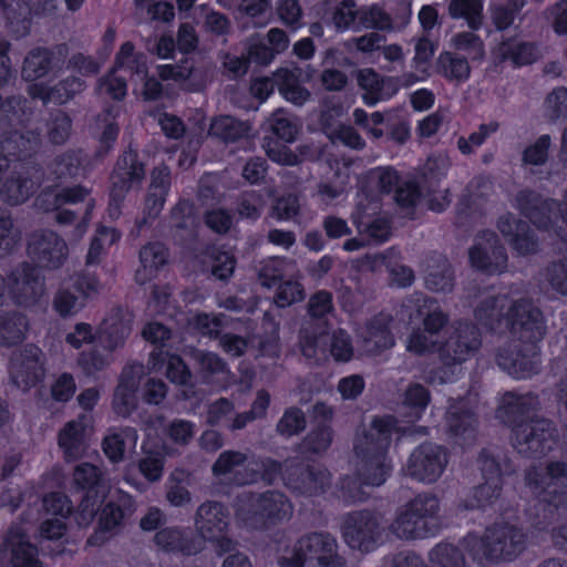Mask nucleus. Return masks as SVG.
Segmentation results:
<instances>
[{
	"mask_svg": "<svg viewBox=\"0 0 567 567\" xmlns=\"http://www.w3.org/2000/svg\"><path fill=\"white\" fill-rule=\"evenodd\" d=\"M299 78V69H280L274 74V79H256L251 83L250 91L252 95L265 101L277 85L285 100L296 105H302L308 101L310 93L300 86Z\"/></svg>",
	"mask_w": 567,
	"mask_h": 567,
	"instance_id": "2eb2a0df",
	"label": "nucleus"
},
{
	"mask_svg": "<svg viewBox=\"0 0 567 567\" xmlns=\"http://www.w3.org/2000/svg\"><path fill=\"white\" fill-rule=\"evenodd\" d=\"M482 473L485 482L475 487L464 501L466 508H485L495 504L502 494L501 470L494 457L483 456Z\"/></svg>",
	"mask_w": 567,
	"mask_h": 567,
	"instance_id": "393cba45",
	"label": "nucleus"
},
{
	"mask_svg": "<svg viewBox=\"0 0 567 567\" xmlns=\"http://www.w3.org/2000/svg\"><path fill=\"white\" fill-rule=\"evenodd\" d=\"M120 239V234L113 229L107 227H100L96 230V234L92 238L87 255H86V264L94 265L101 260L102 255L105 252L106 248L114 245Z\"/></svg>",
	"mask_w": 567,
	"mask_h": 567,
	"instance_id": "bf43d9fd",
	"label": "nucleus"
},
{
	"mask_svg": "<svg viewBox=\"0 0 567 567\" xmlns=\"http://www.w3.org/2000/svg\"><path fill=\"white\" fill-rule=\"evenodd\" d=\"M295 270V264L285 258H269L265 260L259 269V281L266 288H272L285 276Z\"/></svg>",
	"mask_w": 567,
	"mask_h": 567,
	"instance_id": "864d4df0",
	"label": "nucleus"
},
{
	"mask_svg": "<svg viewBox=\"0 0 567 567\" xmlns=\"http://www.w3.org/2000/svg\"><path fill=\"white\" fill-rule=\"evenodd\" d=\"M513 445L518 453L528 456H543L550 452L556 439L548 420L520 421L513 427Z\"/></svg>",
	"mask_w": 567,
	"mask_h": 567,
	"instance_id": "f8f14e48",
	"label": "nucleus"
},
{
	"mask_svg": "<svg viewBox=\"0 0 567 567\" xmlns=\"http://www.w3.org/2000/svg\"><path fill=\"white\" fill-rule=\"evenodd\" d=\"M525 483L537 494L546 493L550 502L559 495H567V467L558 461H550L545 468L532 466L525 474Z\"/></svg>",
	"mask_w": 567,
	"mask_h": 567,
	"instance_id": "a211bd4d",
	"label": "nucleus"
},
{
	"mask_svg": "<svg viewBox=\"0 0 567 567\" xmlns=\"http://www.w3.org/2000/svg\"><path fill=\"white\" fill-rule=\"evenodd\" d=\"M379 535L378 519L371 513L358 512L344 517L342 536L349 547L369 551L373 548Z\"/></svg>",
	"mask_w": 567,
	"mask_h": 567,
	"instance_id": "4be33fe9",
	"label": "nucleus"
},
{
	"mask_svg": "<svg viewBox=\"0 0 567 567\" xmlns=\"http://www.w3.org/2000/svg\"><path fill=\"white\" fill-rule=\"evenodd\" d=\"M248 131L247 123L239 122L230 116H220L210 123L208 134L228 142L246 135Z\"/></svg>",
	"mask_w": 567,
	"mask_h": 567,
	"instance_id": "6e6d98bb",
	"label": "nucleus"
},
{
	"mask_svg": "<svg viewBox=\"0 0 567 567\" xmlns=\"http://www.w3.org/2000/svg\"><path fill=\"white\" fill-rule=\"evenodd\" d=\"M390 318L386 315L375 317L368 326L363 337V350L375 355L392 348L395 343L389 329Z\"/></svg>",
	"mask_w": 567,
	"mask_h": 567,
	"instance_id": "473e14b6",
	"label": "nucleus"
},
{
	"mask_svg": "<svg viewBox=\"0 0 567 567\" xmlns=\"http://www.w3.org/2000/svg\"><path fill=\"white\" fill-rule=\"evenodd\" d=\"M538 405V400L532 393L516 394L506 392L499 400L497 416L504 423H514L517 417L525 415Z\"/></svg>",
	"mask_w": 567,
	"mask_h": 567,
	"instance_id": "f704fd0d",
	"label": "nucleus"
},
{
	"mask_svg": "<svg viewBox=\"0 0 567 567\" xmlns=\"http://www.w3.org/2000/svg\"><path fill=\"white\" fill-rule=\"evenodd\" d=\"M137 433L134 429H123L110 432L103 441V451L111 462H121L126 450H134L137 444Z\"/></svg>",
	"mask_w": 567,
	"mask_h": 567,
	"instance_id": "ea45409f",
	"label": "nucleus"
},
{
	"mask_svg": "<svg viewBox=\"0 0 567 567\" xmlns=\"http://www.w3.org/2000/svg\"><path fill=\"white\" fill-rule=\"evenodd\" d=\"M0 563L4 567H41L38 550L22 527L12 526L8 530L0 548Z\"/></svg>",
	"mask_w": 567,
	"mask_h": 567,
	"instance_id": "aec40b11",
	"label": "nucleus"
},
{
	"mask_svg": "<svg viewBox=\"0 0 567 567\" xmlns=\"http://www.w3.org/2000/svg\"><path fill=\"white\" fill-rule=\"evenodd\" d=\"M477 322L492 331L506 330L526 342L524 350H502L497 355L498 365L515 379L532 377L538 367L536 342L545 334L543 315L529 300H511L506 295L484 296L475 309Z\"/></svg>",
	"mask_w": 567,
	"mask_h": 567,
	"instance_id": "f257e3e1",
	"label": "nucleus"
},
{
	"mask_svg": "<svg viewBox=\"0 0 567 567\" xmlns=\"http://www.w3.org/2000/svg\"><path fill=\"white\" fill-rule=\"evenodd\" d=\"M84 83L75 76H69L52 89H47L42 84H31L28 89L32 97L41 99L43 102L65 103L75 94L80 93Z\"/></svg>",
	"mask_w": 567,
	"mask_h": 567,
	"instance_id": "72a5a7b5",
	"label": "nucleus"
},
{
	"mask_svg": "<svg viewBox=\"0 0 567 567\" xmlns=\"http://www.w3.org/2000/svg\"><path fill=\"white\" fill-rule=\"evenodd\" d=\"M39 144V136L33 132H13L1 141L0 148L4 156L22 158L35 152Z\"/></svg>",
	"mask_w": 567,
	"mask_h": 567,
	"instance_id": "37998d69",
	"label": "nucleus"
},
{
	"mask_svg": "<svg viewBox=\"0 0 567 567\" xmlns=\"http://www.w3.org/2000/svg\"><path fill=\"white\" fill-rule=\"evenodd\" d=\"M52 69V54L44 49H34L23 61L21 75L23 80L33 82L45 76Z\"/></svg>",
	"mask_w": 567,
	"mask_h": 567,
	"instance_id": "de8ad7c7",
	"label": "nucleus"
},
{
	"mask_svg": "<svg viewBox=\"0 0 567 567\" xmlns=\"http://www.w3.org/2000/svg\"><path fill=\"white\" fill-rule=\"evenodd\" d=\"M280 471L275 461H247L245 454L234 451L221 453L213 466L215 476L238 485L251 484L259 478L271 483Z\"/></svg>",
	"mask_w": 567,
	"mask_h": 567,
	"instance_id": "0eeeda50",
	"label": "nucleus"
},
{
	"mask_svg": "<svg viewBox=\"0 0 567 567\" xmlns=\"http://www.w3.org/2000/svg\"><path fill=\"white\" fill-rule=\"evenodd\" d=\"M212 274L218 279H227L235 269V259L227 252L213 248L207 255Z\"/></svg>",
	"mask_w": 567,
	"mask_h": 567,
	"instance_id": "774afa93",
	"label": "nucleus"
},
{
	"mask_svg": "<svg viewBox=\"0 0 567 567\" xmlns=\"http://www.w3.org/2000/svg\"><path fill=\"white\" fill-rule=\"evenodd\" d=\"M13 383L21 389L35 385L44 375L43 354L33 346H27L13 355L10 363Z\"/></svg>",
	"mask_w": 567,
	"mask_h": 567,
	"instance_id": "5701e85b",
	"label": "nucleus"
},
{
	"mask_svg": "<svg viewBox=\"0 0 567 567\" xmlns=\"http://www.w3.org/2000/svg\"><path fill=\"white\" fill-rule=\"evenodd\" d=\"M322 122L331 141L340 142L352 148H362L364 146V141L351 126L339 125L333 128L328 120V112H323Z\"/></svg>",
	"mask_w": 567,
	"mask_h": 567,
	"instance_id": "0e129e2a",
	"label": "nucleus"
},
{
	"mask_svg": "<svg viewBox=\"0 0 567 567\" xmlns=\"http://www.w3.org/2000/svg\"><path fill=\"white\" fill-rule=\"evenodd\" d=\"M86 195L82 187L63 188L61 190H50L41 194L37 202L44 210L60 209L64 204H74L82 200Z\"/></svg>",
	"mask_w": 567,
	"mask_h": 567,
	"instance_id": "603ef678",
	"label": "nucleus"
},
{
	"mask_svg": "<svg viewBox=\"0 0 567 567\" xmlns=\"http://www.w3.org/2000/svg\"><path fill=\"white\" fill-rule=\"evenodd\" d=\"M169 184V171L167 167H159L153 171L145 203V210L150 217H156L161 213Z\"/></svg>",
	"mask_w": 567,
	"mask_h": 567,
	"instance_id": "58836bf2",
	"label": "nucleus"
},
{
	"mask_svg": "<svg viewBox=\"0 0 567 567\" xmlns=\"http://www.w3.org/2000/svg\"><path fill=\"white\" fill-rule=\"evenodd\" d=\"M480 347L481 339L476 328L466 322L456 323L446 342L440 347V359L450 371L425 373L424 380L431 384L453 381L461 372L462 363L473 357Z\"/></svg>",
	"mask_w": 567,
	"mask_h": 567,
	"instance_id": "7ed1b4c3",
	"label": "nucleus"
},
{
	"mask_svg": "<svg viewBox=\"0 0 567 567\" xmlns=\"http://www.w3.org/2000/svg\"><path fill=\"white\" fill-rule=\"evenodd\" d=\"M411 12L408 10L406 16L402 19L400 28H395L392 18L381 7L372 4L360 11L362 24L368 29H377L380 31H395L404 28L410 21Z\"/></svg>",
	"mask_w": 567,
	"mask_h": 567,
	"instance_id": "8fccbe9b",
	"label": "nucleus"
},
{
	"mask_svg": "<svg viewBox=\"0 0 567 567\" xmlns=\"http://www.w3.org/2000/svg\"><path fill=\"white\" fill-rule=\"evenodd\" d=\"M270 130L282 141L291 143L299 133L300 123L284 110H277L268 120Z\"/></svg>",
	"mask_w": 567,
	"mask_h": 567,
	"instance_id": "13d9d810",
	"label": "nucleus"
},
{
	"mask_svg": "<svg viewBox=\"0 0 567 567\" xmlns=\"http://www.w3.org/2000/svg\"><path fill=\"white\" fill-rule=\"evenodd\" d=\"M465 543L474 557L513 560L525 549L526 535L511 523L497 522L486 529L483 539L471 535Z\"/></svg>",
	"mask_w": 567,
	"mask_h": 567,
	"instance_id": "20e7f679",
	"label": "nucleus"
},
{
	"mask_svg": "<svg viewBox=\"0 0 567 567\" xmlns=\"http://www.w3.org/2000/svg\"><path fill=\"white\" fill-rule=\"evenodd\" d=\"M447 422L451 432L464 440L470 442L475 436L476 421L471 412H458L457 409L453 408L447 416Z\"/></svg>",
	"mask_w": 567,
	"mask_h": 567,
	"instance_id": "680f3d73",
	"label": "nucleus"
},
{
	"mask_svg": "<svg viewBox=\"0 0 567 567\" xmlns=\"http://www.w3.org/2000/svg\"><path fill=\"white\" fill-rule=\"evenodd\" d=\"M358 81L360 86L365 91L363 100L367 104L373 105L384 99V94L382 92L384 83L374 70H362L359 73Z\"/></svg>",
	"mask_w": 567,
	"mask_h": 567,
	"instance_id": "e2e57ef3",
	"label": "nucleus"
},
{
	"mask_svg": "<svg viewBox=\"0 0 567 567\" xmlns=\"http://www.w3.org/2000/svg\"><path fill=\"white\" fill-rule=\"evenodd\" d=\"M167 250L162 244L151 243L144 246L140 251L141 267L136 271V280L145 284L167 262Z\"/></svg>",
	"mask_w": 567,
	"mask_h": 567,
	"instance_id": "e433bc0d",
	"label": "nucleus"
},
{
	"mask_svg": "<svg viewBox=\"0 0 567 567\" xmlns=\"http://www.w3.org/2000/svg\"><path fill=\"white\" fill-rule=\"evenodd\" d=\"M435 71L451 82L463 83L470 79L471 66L466 58L458 56L450 51L439 54Z\"/></svg>",
	"mask_w": 567,
	"mask_h": 567,
	"instance_id": "4c0bfd02",
	"label": "nucleus"
},
{
	"mask_svg": "<svg viewBox=\"0 0 567 567\" xmlns=\"http://www.w3.org/2000/svg\"><path fill=\"white\" fill-rule=\"evenodd\" d=\"M474 31L471 29L455 33L450 40V47L465 52L472 60H482L485 55L484 43Z\"/></svg>",
	"mask_w": 567,
	"mask_h": 567,
	"instance_id": "4d7b16f0",
	"label": "nucleus"
},
{
	"mask_svg": "<svg viewBox=\"0 0 567 567\" xmlns=\"http://www.w3.org/2000/svg\"><path fill=\"white\" fill-rule=\"evenodd\" d=\"M155 543L165 551L184 555H194L203 549L200 540L192 539L186 542L183 533L176 528H164L157 532Z\"/></svg>",
	"mask_w": 567,
	"mask_h": 567,
	"instance_id": "a19ab883",
	"label": "nucleus"
},
{
	"mask_svg": "<svg viewBox=\"0 0 567 567\" xmlns=\"http://www.w3.org/2000/svg\"><path fill=\"white\" fill-rule=\"evenodd\" d=\"M195 526L199 534L196 540H208L215 544V550L221 555L233 548V542L225 536L228 526V514L217 503H204L196 513Z\"/></svg>",
	"mask_w": 567,
	"mask_h": 567,
	"instance_id": "4468645a",
	"label": "nucleus"
},
{
	"mask_svg": "<svg viewBox=\"0 0 567 567\" xmlns=\"http://www.w3.org/2000/svg\"><path fill=\"white\" fill-rule=\"evenodd\" d=\"M85 303L70 284L58 289L53 297L52 307L60 317L70 318L78 315L85 307Z\"/></svg>",
	"mask_w": 567,
	"mask_h": 567,
	"instance_id": "09e8293b",
	"label": "nucleus"
},
{
	"mask_svg": "<svg viewBox=\"0 0 567 567\" xmlns=\"http://www.w3.org/2000/svg\"><path fill=\"white\" fill-rule=\"evenodd\" d=\"M131 316L118 309L103 321L100 340L106 352L102 353L100 349L94 348L89 352H82L78 359L79 367L86 375H93L111 363L112 351L124 343L131 332Z\"/></svg>",
	"mask_w": 567,
	"mask_h": 567,
	"instance_id": "423d86ee",
	"label": "nucleus"
},
{
	"mask_svg": "<svg viewBox=\"0 0 567 567\" xmlns=\"http://www.w3.org/2000/svg\"><path fill=\"white\" fill-rule=\"evenodd\" d=\"M144 368L141 364H133L126 368L117 385L113 408L118 415H128L136 405V390L138 389Z\"/></svg>",
	"mask_w": 567,
	"mask_h": 567,
	"instance_id": "7c9ffc66",
	"label": "nucleus"
},
{
	"mask_svg": "<svg viewBox=\"0 0 567 567\" xmlns=\"http://www.w3.org/2000/svg\"><path fill=\"white\" fill-rule=\"evenodd\" d=\"M92 433L93 419L89 414H80L66 422L58 434V443L65 458L73 461L81 457L87 449Z\"/></svg>",
	"mask_w": 567,
	"mask_h": 567,
	"instance_id": "a878e982",
	"label": "nucleus"
},
{
	"mask_svg": "<svg viewBox=\"0 0 567 567\" xmlns=\"http://www.w3.org/2000/svg\"><path fill=\"white\" fill-rule=\"evenodd\" d=\"M447 464V454L435 444H423L416 447L405 466L408 475L425 483L440 478Z\"/></svg>",
	"mask_w": 567,
	"mask_h": 567,
	"instance_id": "dca6fc26",
	"label": "nucleus"
},
{
	"mask_svg": "<svg viewBox=\"0 0 567 567\" xmlns=\"http://www.w3.org/2000/svg\"><path fill=\"white\" fill-rule=\"evenodd\" d=\"M449 14L452 19H463L472 30L483 24V3L481 0H450Z\"/></svg>",
	"mask_w": 567,
	"mask_h": 567,
	"instance_id": "49530a36",
	"label": "nucleus"
},
{
	"mask_svg": "<svg viewBox=\"0 0 567 567\" xmlns=\"http://www.w3.org/2000/svg\"><path fill=\"white\" fill-rule=\"evenodd\" d=\"M291 514L290 502L279 492H268L259 496L244 495L237 504L238 518L250 528L288 519Z\"/></svg>",
	"mask_w": 567,
	"mask_h": 567,
	"instance_id": "6e6552de",
	"label": "nucleus"
},
{
	"mask_svg": "<svg viewBox=\"0 0 567 567\" xmlns=\"http://www.w3.org/2000/svg\"><path fill=\"white\" fill-rule=\"evenodd\" d=\"M392 416L375 419L354 441L357 471L362 484L380 486L391 471L386 450L394 433L406 432Z\"/></svg>",
	"mask_w": 567,
	"mask_h": 567,
	"instance_id": "f03ea898",
	"label": "nucleus"
},
{
	"mask_svg": "<svg viewBox=\"0 0 567 567\" xmlns=\"http://www.w3.org/2000/svg\"><path fill=\"white\" fill-rule=\"evenodd\" d=\"M497 227L518 255L526 256L536 251L537 243L529 235L528 226L517 220L513 215L502 216Z\"/></svg>",
	"mask_w": 567,
	"mask_h": 567,
	"instance_id": "2f4dec72",
	"label": "nucleus"
},
{
	"mask_svg": "<svg viewBox=\"0 0 567 567\" xmlns=\"http://www.w3.org/2000/svg\"><path fill=\"white\" fill-rule=\"evenodd\" d=\"M224 317L210 316L207 313H196L188 319L189 327L209 338L216 337L223 328Z\"/></svg>",
	"mask_w": 567,
	"mask_h": 567,
	"instance_id": "338daca9",
	"label": "nucleus"
},
{
	"mask_svg": "<svg viewBox=\"0 0 567 567\" xmlns=\"http://www.w3.org/2000/svg\"><path fill=\"white\" fill-rule=\"evenodd\" d=\"M29 255L43 268L58 269L68 258L69 248L63 238L51 230L32 234L28 245Z\"/></svg>",
	"mask_w": 567,
	"mask_h": 567,
	"instance_id": "6ab92c4d",
	"label": "nucleus"
},
{
	"mask_svg": "<svg viewBox=\"0 0 567 567\" xmlns=\"http://www.w3.org/2000/svg\"><path fill=\"white\" fill-rule=\"evenodd\" d=\"M431 567H464V558L452 544H440L430 553ZM391 567H424L423 561L414 554H399L393 558Z\"/></svg>",
	"mask_w": 567,
	"mask_h": 567,
	"instance_id": "c85d7f7f",
	"label": "nucleus"
},
{
	"mask_svg": "<svg viewBox=\"0 0 567 567\" xmlns=\"http://www.w3.org/2000/svg\"><path fill=\"white\" fill-rule=\"evenodd\" d=\"M286 484L303 494H316L323 489L329 482V473L326 468L307 470L301 476L293 477L292 474L284 475Z\"/></svg>",
	"mask_w": 567,
	"mask_h": 567,
	"instance_id": "c03bdc74",
	"label": "nucleus"
},
{
	"mask_svg": "<svg viewBox=\"0 0 567 567\" xmlns=\"http://www.w3.org/2000/svg\"><path fill=\"white\" fill-rule=\"evenodd\" d=\"M429 402L427 390L421 384H412L404 392L401 413L408 419V423H413L420 420Z\"/></svg>",
	"mask_w": 567,
	"mask_h": 567,
	"instance_id": "a18cd8bd",
	"label": "nucleus"
},
{
	"mask_svg": "<svg viewBox=\"0 0 567 567\" xmlns=\"http://www.w3.org/2000/svg\"><path fill=\"white\" fill-rule=\"evenodd\" d=\"M41 173L35 167L14 171L0 189L2 199L11 205L24 203L37 189Z\"/></svg>",
	"mask_w": 567,
	"mask_h": 567,
	"instance_id": "cd10ccee",
	"label": "nucleus"
},
{
	"mask_svg": "<svg viewBox=\"0 0 567 567\" xmlns=\"http://www.w3.org/2000/svg\"><path fill=\"white\" fill-rule=\"evenodd\" d=\"M0 12L7 20V28L14 38H22L29 33L28 7H19V11L0 0ZM10 43L0 37V85L4 84L12 74L11 61L8 56Z\"/></svg>",
	"mask_w": 567,
	"mask_h": 567,
	"instance_id": "bb28decb",
	"label": "nucleus"
},
{
	"mask_svg": "<svg viewBox=\"0 0 567 567\" xmlns=\"http://www.w3.org/2000/svg\"><path fill=\"white\" fill-rule=\"evenodd\" d=\"M435 44L426 37L415 40L414 55L411 60L412 71L404 72L398 78L401 86L409 87L417 82L426 81L430 73V63L435 53Z\"/></svg>",
	"mask_w": 567,
	"mask_h": 567,
	"instance_id": "c756f323",
	"label": "nucleus"
},
{
	"mask_svg": "<svg viewBox=\"0 0 567 567\" xmlns=\"http://www.w3.org/2000/svg\"><path fill=\"white\" fill-rule=\"evenodd\" d=\"M142 336L146 341L161 348L172 347L171 331L159 322L147 323L142 331ZM164 363H166V377L171 382L176 384L188 382L190 372L179 357L169 354L168 351L163 349L152 352L150 358L152 370H158Z\"/></svg>",
	"mask_w": 567,
	"mask_h": 567,
	"instance_id": "9b49d317",
	"label": "nucleus"
},
{
	"mask_svg": "<svg viewBox=\"0 0 567 567\" xmlns=\"http://www.w3.org/2000/svg\"><path fill=\"white\" fill-rule=\"evenodd\" d=\"M7 288L22 305H34L45 292L40 271L28 264L18 266L8 277V282L0 276V307L4 303Z\"/></svg>",
	"mask_w": 567,
	"mask_h": 567,
	"instance_id": "ddd939ff",
	"label": "nucleus"
},
{
	"mask_svg": "<svg viewBox=\"0 0 567 567\" xmlns=\"http://www.w3.org/2000/svg\"><path fill=\"white\" fill-rule=\"evenodd\" d=\"M337 542L329 534L316 533L300 538L291 549L279 558L281 567H303L307 560L316 559L323 567H344L336 554Z\"/></svg>",
	"mask_w": 567,
	"mask_h": 567,
	"instance_id": "9d476101",
	"label": "nucleus"
},
{
	"mask_svg": "<svg viewBox=\"0 0 567 567\" xmlns=\"http://www.w3.org/2000/svg\"><path fill=\"white\" fill-rule=\"evenodd\" d=\"M473 267L488 274L503 272L507 267V255L495 233H481L470 250Z\"/></svg>",
	"mask_w": 567,
	"mask_h": 567,
	"instance_id": "412c9836",
	"label": "nucleus"
},
{
	"mask_svg": "<svg viewBox=\"0 0 567 567\" xmlns=\"http://www.w3.org/2000/svg\"><path fill=\"white\" fill-rule=\"evenodd\" d=\"M439 499L421 494L410 501L391 524L392 533L402 539L424 538L435 533Z\"/></svg>",
	"mask_w": 567,
	"mask_h": 567,
	"instance_id": "39448f33",
	"label": "nucleus"
},
{
	"mask_svg": "<svg viewBox=\"0 0 567 567\" xmlns=\"http://www.w3.org/2000/svg\"><path fill=\"white\" fill-rule=\"evenodd\" d=\"M74 483L81 488L87 489V495L81 504V509L87 517H92L95 509L94 502L91 501L90 493L95 488H101L100 470L90 463H82L78 465L74 471Z\"/></svg>",
	"mask_w": 567,
	"mask_h": 567,
	"instance_id": "79ce46f5",
	"label": "nucleus"
},
{
	"mask_svg": "<svg viewBox=\"0 0 567 567\" xmlns=\"http://www.w3.org/2000/svg\"><path fill=\"white\" fill-rule=\"evenodd\" d=\"M148 72L146 56L135 52L134 44L124 42L115 56V63L110 74L101 80L99 93L107 94L114 100H121L126 95V81L122 74L130 75L131 82L145 80Z\"/></svg>",
	"mask_w": 567,
	"mask_h": 567,
	"instance_id": "1a4fd4ad",
	"label": "nucleus"
},
{
	"mask_svg": "<svg viewBox=\"0 0 567 567\" xmlns=\"http://www.w3.org/2000/svg\"><path fill=\"white\" fill-rule=\"evenodd\" d=\"M329 352L339 362H348L353 357V346L350 336L344 330L333 332L329 338Z\"/></svg>",
	"mask_w": 567,
	"mask_h": 567,
	"instance_id": "69168bd1",
	"label": "nucleus"
},
{
	"mask_svg": "<svg viewBox=\"0 0 567 567\" xmlns=\"http://www.w3.org/2000/svg\"><path fill=\"white\" fill-rule=\"evenodd\" d=\"M143 165L138 162L136 153L126 152L118 162L117 167L112 175V190L110 215L116 217L118 215V203L124 194L137 184L144 177Z\"/></svg>",
	"mask_w": 567,
	"mask_h": 567,
	"instance_id": "b1692460",
	"label": "nucleus"
},
{
	"mask_svg": "<svg viewBox=\"0 0 567 567\" xmlns=\"http://www.w3.org/2000/svg\"><path fill=\"white\" fill-rule=\"evenodd\" d=\"M405 350L416 355H424L432 352L440 353L437 337L417 327L413 328L404 340Z\"/></svg>",
	"mask_w": 567,
	"mask_h": 567,
	"instance_id": "5fc2aeb1",
	"label": "nucleus"
},
{
	"mask_svg": "<svg viewBox=\"0 0 567 567\" xmlns=\"http://www.w3.org/2000/svg\"><path fill=\"white\" fill-rule=\"evenodd\" d=\"M299 347L302 354L308 359H315L320 353H324L322 347L321 333L312 321L303 323L300 330Z\"/></svg>",
	"mask_w": 567,
	"mask_h": 567,
	"instance_id": "052dcab7",
	"label": "nucleus"
},
{
	"mask_svg": "<svg viewBox=\"0 0 567 567\" xmlns=\"http://www.w3.org/2000/svg\"><path fill=\"white\" fill-rule=\"evenodd\" d=\"M28 328V319L21 313L0 317V344L11 346L22 341Z\"/></svg>",
	"mask_w": 567,
	"mask_h": 567,
	"instance_id": "3c124183",
	"label": "nucleus"
},
{
	"mask_svg": "<svg viewBox=\"0 0 567 567\" xmlns=\"http://www.w3.org/2000/svg\"><path fill=\"white\" fill-rule=\"evenodd\" d=\"M396 315L400 320L408 323H413L417 318L423 317L422 329L435 337L449 321L447 315L443 312L435 300L421 295L406 299Z\"/></svg>",
	"mask_w": 567,
	"mask_h": 567,
	"instance_id": "f3484780",
	"label": "nucleus"
},
{
	"mask_svg": "<svg viewBox=\"0 0 567 567\" xmlns=\"http://www.w3.org/2000/svg\"><path fill=\"white\" fill-rule=\"evenodd\" d=\"M493 54L501 61L509 60L515 65H525L535 62L539 56V51L532 43L509 39L502 41L493 50Z\"/></svg>",
	"mask_w": 567,
	"mask_h": 567,
	"instance_id": "c9c22d12",
	"label": "nucleus"
}]
</instances>
